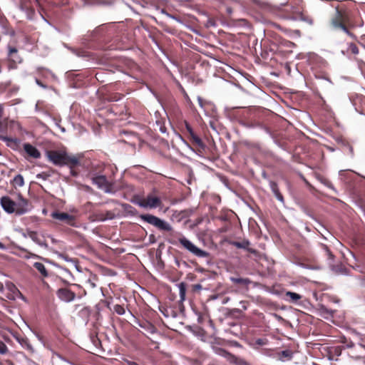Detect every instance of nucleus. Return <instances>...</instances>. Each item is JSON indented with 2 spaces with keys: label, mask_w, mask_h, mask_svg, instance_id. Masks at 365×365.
Here are the masks:
<instances>
[{
  "label": "nucleus",
  "mask_w": 365,
  "mask_h": 365,
  "mask_svg": "<svg viewBox=\"0 0 365 365\" xmlns=\"http://www.w3.org/2000/svg\"><path fill=\"white\" fill-rule=\"evenodd\" d=\"M8 352V348L6 345L1 341H0V354H5Z\"/></svg>",
  "instance_id": "obj_23"
},
{
  "label": "nucleus",
  "mask_w": 365,
  "mask_h": 365,
  "mask_svg": "<svg viewBox=\"0 0 365 365\" xmlns=\"http://www.w3.org/2000/svg\"><path fill=\"white\" fill-rule=\"evenodd\" d=\"M132 365H137V364H136V363H135V362H133V363L132 364Z\"/></svg>",
  "instance_id": "obj_38"
},
{
  "label": "nucleus",
  "mask_w": 365,
  "mask_h": 365,
  "mask_svg": "<svg viewBox=\"0 0 365 365\" xmlns=\"http://www.w3.org/2000/svg\"><path fill=\"white\" fill-rule=\"evenodd\" d=\"M36 83H37L38 85H40V86H42V84L41 83V82H39V81H38V80H36Z\"/></svg>",
  "instance_id": "obj_35"
},
{
  "label": "nucleus",
  "mask_w": 365,
  "mask_h": 365,
  "mask_svg": "<svg viewBox=\"0 0 365 365\" xmlns=\"http://www.w3.org/2000/svg\"><path fill=\"white\" fill-rule=\"evenodd\" d=\"M71 169V174L73 175V176H76L77 175V173L73 170L74 168H70Z\"/></svg>",
  "instance_id": "obj_31"
},
{
  "label": "nucleus",
  "mask_w": 365,
  "mask_h": 365,
  "mask_svg": "<svg viewBox=\"0 0 365 365\" xmlns=\"http://www.w3.org/2000/svg\"><path fill=\"white\" fill-rule=\"evenodd\" d=\"M23 148L25 153L24 157L27 160L30 158L39 159L41 156L40 151L29 143H24Z\"/></svg>",
  "instance_id": "obj_8"
},
{
  "label": "nucleus",
  "mask_w": 365,
  "mask_h": 365,
  "mask_svg": "<svg viewBox=\"0 0 365 365\" xmlns=\"http://www.w3.org/2000/svg\"><path fill=\"white\" fill-rule=\"evenodd\" d=\"M187 130L190 133V135L192 142L195 143L200 148H203L205 147V145L202 143V140L194 133V132L192 131V130L191 128H187Z\"/></svg>",
  "instance_id": "obj_14"
},
{
  "label": "nucleus",
  "mask_w": 365,
  "mask_h": 365,
  "mask_svg": "<svg viewBox=\"0 0 365 365\" xmlns=\"http://www.w3.org/2000/svg\"><path fill=\"white\" fill-rule=\"evenodd\" d=\"M46 155L48 160L55 165H67L71 169L79 165L82 158L81 155H69L65 150H48Z\"/></svg>",
  "instance_id": "obj_2"
},
{
  "label": "nucleus",
  "mask_w": 365,
  "mask_h": 365,
  "mask_svg": "<svg viewBox=\"0 0 365 365\" xmlns=\"http://www.w3.org/2000/svg\"><path fill=\"white\" fill-rule=\"evenodd\" d=\"M195 290H200L202 289V285L200 284H195L193 286Z\"/></svg>",
  "instance_id": "obj_28"
},
{
  "label": "nucleus",
  "mask_w": 365,
  "mask_h": 365,
  "mask_svg": "<svg viewBox=\"0 0 365 365\" xmlns=\"http://www.w3.org/2000/svg\"><path fill=\"white\" fill-rule=\"evenodd\" d=\"M213 351L216 354H217L219 356H222L228 359H231L234 357L231 354H230L225 349L220 348V347H213Z\"/></svg>",
  "instance_id": "obj_12"
},
{
  "label": "nucleus",
  "mask_w": 365,
  "mask_h": 365,
  "mask_svg": "<svg viewBox=\"0 0 365 365\" xmlns=\"http://www.w3.org/2000/svg\"><path fill=\"white\" fill-rule=\"evenodd\" d=\"M272 189H273V190H274V193H275V195H276L277 198L279 201L282 202V201H283V197H282V195L279 192V191H278L277 190H276V189H275L274 185L273 186Z\"/></svg>",
  "instance_id": "obj_25"
},
{
  "label": "nucleus",
  "mask_w": 365,
  "mask_h": 365,
  "mask_svg": "<svg viewBox=\"0 0 365 365\" xmlns=\"http://www.w3.org/2000/svg\"><path fill=\"white\" fill-rule=\"evenodd\" d=\"M180 235V237H179V242L188 252L198 257H207L208 256V253L206 251L198 248L192 242H190L182 235Z\"/></svg>",
  "instance_id": "obj_7"
},
{
  "label": "nucleus",
  "mask_w": 365,
  "mask_h": 365,
  "mask_svg": "<svg viewBox=\"0 0 365 365\" xmlns=\"http://www.w3.org/2000/svg\"><path fill=\"white\" fill-rule=\"evenodd\" d=\"M113 310L119 315H123L125 312V308L120 304H115L113 307Z\"/></svg>",
  "instance_id": "obj_22"
},
{
  "label": "nucleus",
  "mask_w": 365,
  "mask_h": 365,
  "mask_svg": "<svg viewBox=\"0 0 365 365\" xmlns=\"http://www.w3.org/2000/svg\"><path fill=\"white\" fill-rule=\"evenodd\" d=\"M285 295L289 298L291 302H297L302 299V296L297 293L288 291Z\"/></svg>",
  "instance_id": "obj_18"
},
{
  "label": "nucleus",
  "mask_w": 365,
  "mask_h": 365,
  "mask_svg": "<svg viewBox=\"0 0 365 365\" xmlns=\"http://www.w3.org/2000/svg\"><path fill=\"white\" fill-rule=\"evenodd\" d=\"M9 49V57L10 58V60L12 61L14 63L16 62H21L20 57L17 55V49L14 47H11L10 46H8Z\"/></svg>",
  "instance_id": "obj_11"
},
{
  "label": "nucleus",
  "mask_w": 365,
  "mask_h": 365,
  "mask_svg": "<svg viewBox=\"0 0 365 365\" xmlns=\"http://www.w3.org/2000/svg\"><path fill=\"white\" fill-rule=\"evenodd\" d=\"M248 252H251V253H253V254H256L257 253V251L252 248H249L247 247V248L246 249Z\"/></svg>",
  "instance_id": "obj_30"
},
{
  "label": "nucleus",
  "mask_w": 365,
  "mask_h": 365,
  "mask_svg": "<svg viewBox=\"0 0 365 365\" xmlns=\"http://www.w3.org/2000/svg\"><path fill=\"white\" fill-rule=\"evenodd\" d=\"M57 296L61 300L66 302H72L76 297L75 293L67 288L58 289Z\"/></svg>",
  "instance_id": "obj_10"
},
{
  "label": "nucleus",
  "mask_w": 365,
  "mask_h": 365,
  "mask_svg": "<svg viewBox=\"0 0 365 365\" xmlns=\"http://www.w3.org/2000/svg\"><path fill=\"white\" fill-rule=\"evenodd\" d=\"M230 280L235 284H242L244 286H248L251 283V280L248 278L230 277Z\"/></svg>",
  "instance_id": "obj_15"
},
{
  "label": "nucleus",
  "mask_w": 365,
  "mask_h": 365,
  "mask_svg": "<svg viewBox=\"0 0 365 365\" xmlns=\"http://www.w3.org/2000/svg\"><path fill=\"white\" fill-rule=\"evenodd\" d=\"M86 189L89 190L91 189V187L89 186H85Z\"/></svg>",
  "instance_id": "obj_36"
},
{
  "label": "nucleus",
  "mask_w": 365,
  "mask_h": 365,
  "mask_svg": "<svg viewBox=\"0 0 365 365\" xmlns=\"http://www.w3.org/2000/svg\"><path fill=\"white\" fill-rule=\"evenodd\" d=\"M134 203L143 208H156L161 206L162 202L159 197L149 194L145 197L135 199Z\"/></svg>",
  "instance_id": "obj_4"
},
{
  "label": "nucleus",
  "mask_w": 365,
  "mask_h": 365,
  "mask_svg": "<svg viewBox=\"0 0 365 365\" xmlns=\"http://www.w3.org/2000/svg\"><path fill=\"white\" fill-rule=\"evenodd\" d=\"M51 216L60 222L66 223L69 225H73L74 224L75 217L69 215L66 212H53Z\"/></svg>",
  "instance_id": "obj_9"
},
{
  "label": "nucleus",
  "mask_w": 365,
  "mask_h": 365,
  "mask_svg": "<svg viewBox=\"0 0 365 365\" xmlns=\"http://www.w3.org/2000/svg\"><path fill=\"white\" fill-rule=\"evenodd\" d=\"M30 237L34 242L39 245L41 247H43L45 248L48 247L47 244L41 239V237L36 232H31L30 234Z\"/></svg>",
  "instance_id": "obj_13"
},
{
  "label": "nucleus",
  "mask_w": 365,
  "mask_h": 365,
  "mask_svg": "<svg viewBox=\"0 0 365 365\" xmlns=\"http://www.w3.org/2000/svg\"><path fill=\"white\" fill-rule=\"evenodd\" d=\"M140 217L143 221L156 227L160 230L172 231V227L168 222L155 215L147 214L141 215Z\"/></svg>",
  "instance_id": "obj_6"
},
{
  "label": "nucleus",
  "mask_w": 365,
  "mask_h": 365,
  "mask_svg": "<svg viewBox=\"0 0 365 365\" xmlns=\"http://www.w3.org/2000/svg\"><path fill=\"white\" fill-rule=\"evenodd\" d=\"M12 184L14 187H21L24 186V177L20 174L16 175L12 180Z\"/></svg>",
  "instance_id": "obj_17"
},
{
  "label": "nucleus",
  "mask_w": 365,
  "mask_h": 365,
  "mask_svg": "<svg viewBox=\"0 0 365 365\" xmlns=\"http://www.w3.org/2000/svg\"><path fill=\"white\" fill-rule=\"evenodd\" d=\"M11 123L14 125L19 126L18 123H16V122H14V121H11Z\"/></svg>",
  "instance_id": "obj_34"
},
{
  "label": "nucleus",
  "mask_w": 365,
  "mask_h": 365,
  "mask_svg": "<svg viewBox=\"0 0 365 365\" xmlns=\"http://www.w3.org/2000/svg\"><path fill=\"white\" fill-rule=\"evenodd\" d=\"M92 182L98 189L106 193L113 194L115 192L113 183L108 181L105 175H96L92 178Z\"/></svg>",
  "instance_id": "obj_5"
},
{
  "label": "nucleus",
  "mask_w": 365,
  "mask_h": 365,
  "mask_svg": "<svg viewBox=\"0 0 365 365\" xmlns=\"http://www.w3.org/2000/svg\"><path fill=\"white\" fill-rule=\"evenodd\" d=\"M50 177V175L46 173H41L36 175V178L38 179H42L43 180H47Z\"/></svg>",
  "instance_id": "obj_24"
},
{
  "label": "nucleus",
  "mask_w": 365,
  "mask_h": 365,
  "mask_svg": "<svg viewBox=\"0 0 365 365\" xmlns=\"http://www.w3.org/2000/svg\"><path fill=\"white\" fill-rule=\"evenodd\" d=\"M0 204L6 213L14 214L17 216L26 215L33 208L31 202L24 197L21 193H19L14 200L9 196L1 197Z\"/></svg>",
  "instance_id": "obj_1"
},
{
  "label": "nucleus",
  "mask_w": 365,
  "mask_h": 365,
  "mask_svg": "<svg viewBox=\"0 0 365 365\" xmlns=\"http://www.w3.org/2000/svg\"><path fill=\"white\" fill-rule=\"evenodd\" d=\"M58 257L63 259L66 261H69L68 257L65 256L63 254L60 252H56Z\"/></svg>",
  "instance_id": "obj_26"
},
{
  "label": "nucleus",
  "mask_w": 365,
  "mask_h": 365,
  "mask_svg": "<svg viewBox=\"0 0 365 365\" xmlns=\"http://www.w3.org/2000/svg\"><path fill=\"white\" fill-rule=\"evenodd\" d=\"M113 214H110L109 218H112Z\"/></svg>",
  "instance_id": "obj_37"
},
{
  "label": "nucleus",
  "mask_w": 365,
  "mask_h": 365,
  "mask_svg": "<svg viewBox=\"0 0 365 365\" xmlns=\"http://www.w3.org/2000/svg\"><path fill=\"white\" fill-rule=\"evenodd\" d=\"M350 23V16L349 13L337 7L334 15L330 20V26L334 30H342L348 36L353 37L354 35L348 30L346 26Z\"/></svg>",
  "instance_id": "obj_3"
},
{
  "label": "nucleus",
  "mask_w": 365,
  "mask_h": 365,
  "mask_svg": "<svg viewBox=\"0 0 365 365\" xmlns=\"http://www.w3.org/2000/svg\"><path fill=\"white\" fill-rule=\"evenodd\" d=\"M240 303L242 304V308H243L244 309H247V307L245 305V302H241Z\"/></svg>",
  "instance_id": "obj_33"
},
{
  "label": "nucleus",
  "mask_w": 365,
  "mask_h": 365,
  "mask_svg": "<svg viewBox=\"0 0 365 365\" xmlns=\"http://www.w3.org/2000/svg\"><path fill=\"white\" fill-rule=\"evenodd\" d=\"M352 52H353L354 53H358V48H357L356 46H354V47L352 48Z\"/></svg>",
  "instance_id": "obj_32"
},
{
  "label": "nucleus",
  "mask_w": 365,
  "mask_h": 365,
  "mask_svg": "<svg viewBox=\"0 0 365 365\" xmlns=\"http://www.w3.org/2000/svg\"><path fill=\"white\" fill-rule=\"evenodd\" d=\"M232 245L237 248L246 250L247 247L250 245V242L247 240H244L242 242H232Z\"/></svg>",
  "instance_id": "obj_21"
},
{
  "label": "nucleus",
  "mask_w": 365,
  "mask_h": 365,
  "mask_svg": "<svg viewBox=\"0 0 365 365\" xmlns=\"http://www.w3.org/2000/svg\"><path fill=\"white\" fill-rule=\"evenodd\" d=\"M34 267L43 276L47 277L48 272L43 264L41 262H35Z\"/></svg>",
  "instance_id": "obj_19"
},
{
  "label": "nucleus",
  "mask_w": 365,
  "mask_h": 365,
  "mask_svg": "<svg viewBox=\"0 0 365 365\" xmlns=\"http://www.w3.org/2000/svg\"><path fill=\"white\" fill-rule=\"evenodd\" d=\"M148 329L149 330V331L150 333H154L155 331V329L154 327H153L152 325H148Z\"/></svg>",
  "instance_id": "obj_29"
},
{
  "label": "nucleus",
  "mask_w": 365,
  "mask_h": 365,
  "mask_svg": "<svg viewBox=\"0 0 365 365\" xmlns=\"http://www.w3.org/2000/svg\"><path fill=\"white\" fill-rule=\"evenodd\" d=\"M273 316L279 322H282L284 320L283 318L277 314H274Z\"/></svg>",
  "instance_id": "obj_27"
},
{
  "label": "nucleus",
  "mask_w": 365,
  "mask_h": 365,
  "mask_svg": "<svg viewBox=\"0 0 365 365\" xmlns=\"http://www.w3.org/2000/svg\"><path fill=\"white\" fill-rule=\"evenodd\" d=\"M281 361L290 360L292 358V352L290 350H284L279 354Z\"/></svg>",
  "instance_id": "obj_20"
},
{
  "label": "nucleus",
  "mask_w": 365,
  "mask_h": 365,
  "mask_svg": "<svg viewBox=\"0 0 365 365\" xmlns=\"http://www.w3.org/2000/svg\"><path fill=\"white\" fill-rule=\"evenodd\" d=\"M177 286L179 289L180 301L184 302L185 300L187 285L185 282H180Z\"/></svg>",
  "instance_id": "obj_16"
}]
</instances>
